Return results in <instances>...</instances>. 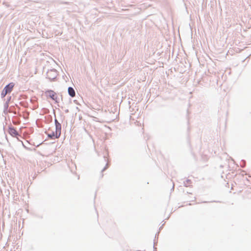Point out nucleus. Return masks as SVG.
Returning a JSON list of instances; mask_svg holds the SVG:
<instances>
[{
	"label": "nucleus",
	"mask_w": 251,
	"mask_h": 251,
	"mask_svg": "<svg viewBox=\"0 0 251 251\" xmlns=\"http://www.w3.org/2000/svg\"><path fill=\"white\" fill-rule=\"evenodd\" d=\"M57 75V72L55 70H50L47 73V77L51 80L54 79L56 77Z\"/></svg>",
	"instance_id": "nucleus-3"
},
{
	"label": "nucleus",
	"mask_w": 251,
	"mask_h": 251,
	"mask_svg": "<svg viewBox=\"0 0 251 251\" xmlns=\"http://www.w3.org/2000/svg\"><path fill=\"white\" fill-rule=\"evenodd\" d=\"M8 132L11 136L14 137H17V136L18 135V133L16 130L12 127H10L9 128Z\"/></svg>",
	"instance_id": "nucleus-4"
},
{
	"label": "nucleus",
	"mask_w": 251,
	"mask_h": 251,
	"mask_svg": "<svg viewBox=\"0 0 251 251\" xmlns=\"http://www.w3.org/2000/svg\"><path fill=\"white\" fill-rule=\"evenodd\" d=\"M69 94L72 97H74L75 95V93L74 89L72 87H69L68 88Z\"/></svg>",
	"instance_id": "nucleus-6"
},
{
	"label": "nucleus",
	"mask_w": 251,
	"mask_h": 251,
	"mask_svg": "<svg viewBox=\"0 0 251 251\" xmlns=\"http://www.w3.org/2000/svg\"><path fill=\"white\" fill-rule=\"evenodd\" d=\"M56 123V128H55V132H52V133H49L48 136L51 138H57L60 135V130H61V126L60 124L58 123L57 124V120H55Z\"/></svg>",
	"instance_id": "nucleus-1"
},
{
	"label": "nucleus",
	"mask_w": 251,
	"mask_h": 251,
	"mask_svg": "<svg viewBox=\"0 0 251 251\" xmlns=\"http://www.w3.org/2000/svg\"><path fill=\"white\" fill-rule=\"evenodd\" d=\"M46 94L48 97L51 98L52 100L55 99V93L54 91L51 90L47 91L46 92Z\"/></svg>",
	"instance_id": "nucleus-5"
},
{
	"label": "nucleus",
	"mask_w": 251,
	"mask_h": 251,
	"mask_svg": "<svg viewBox=\"0 0 251 251\" xmlns=\"http://www.w3.org/2000/svg\"><path fill=\"white\" fill-rule=\"evenodd\" d=\"M14 86V83L13 82H11L7 85L1 92L2 97H4L7 94L10 93L12 91Z\"/></svg>",
	"instance_id": "nucleus-2"
}]
</instances>
